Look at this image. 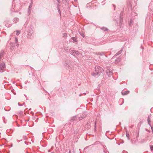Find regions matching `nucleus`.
<instances>
[{
    "label": "nucleus",
    "instance_id": "nucleus-1",
    "mask_svg": "<svg viewBox=\"0 0 153 153\" xmlns=\"http://www.w3.org/2000/svg\"><path fill=\"white\" fill-rule=\"evenodd\" d=\"M102 69L99 66L95 67V71L92 73V75L96 77H98L101 74L102 71Z\"/></svg>",
    "mask_w": 153,
    "mask_h": 153
},
{
    "label": "nucleus",
    "instance_id": "nucleus-2",
    "mask_svg": "<svg viewBox=\"0 0 153 153\" xmlns=\"http://www.w3.org/2000/svg\"><path fill=\"white\" fill-rule=\"evenodd\" d=\"M60 0H55V3L57 4V9L58 10L59 13L61 14V12L60 11V10L59 9V7L60 6Z\"/></svg>",
    "mask_w": 153,
    "mask_h": 153
},
{
    "label": "nucleus",
    "instance_id": "nucleus-3",
    "mask_svg": "<svg viewBox=\"0 0 153 153\" xmlns=\"http://www.w3.org/2000/svg\"><path fill=\"white\" fill-rule=\"evenodd\" d=\"M5 64L4 63H1L0 65V72H2L3 70L5 68Z\"/></svg>",
    "mask_w": 153,
    "mask_h": 153
},
{
    "label": "nucleus",
    "instance_id": "nucleus-4",
    "mask_svg": "<svg viewBox=\"0 0 153 153\" xmlns=\"http://www.w3.org/2000/svg\"><path fill=\"white\" fill-rule=\"evenodd\" d=\"M106 73L109 77H110L112 75V71L109 69H107L106 71Z\"/></svg>",
    "mask_w": 153,
    "mask_h": 153
},
{
    "label": "nucleus",
    "instance_id": "nucleus-5",
    "mask_svg": "<svg viewBox=\"0 0 153 153\" xmlns=\"http://www.w3.org/2000/svg\"><path fill=\"white\" fill-rule=\"evenodd\" d=\"M8 47H9L10 49L11 50L14 47V44L13 43H10L8 45Z\"/></svg>",
    "mask_w": 153,
    "mask_h": 153
},
{
    "label": "nucleus",
    "instance_id": "nucleus-6",
    "mask_svg": "<svg viewBox=\"0 0 153 153\" xmlns=\"http://www.w3.org/2000/svg\"><path fill=\"white\" fill-rule=\"evenodd\" d=\"M65 66H66L68 68V70H69V71L71 72L73 70V67H71L70 65H68V64H66V65H65Z\"/></svg>",
    "mask_w": 153,
    "mask_h": 153
},
{
    "label": "nucleus",
    "instance_id": "nucleus-7",
    "mask_svg": "<svg viewBox=\"0 0 153 153\" xmlns=\"http://www.w3.org/2000/svg\"><path fill=\"white\" fill-rule=\"evenodd\" d=\"M70 54L75 56V54H77L78 53V51H71L70 52Z\"/></svg>",
    "mask_w": 153,
    "mask_h": 153
},
{
    "label": "nucleus",
    "instance_id": "nucleus-8",
    "mask_svg": "<svg viewBox=\"0 0 153 153\" xmlns=\"http://www.w3.org/2000/svg\"><path fill=\"white\" fill-rule=\"evenodd\" d=\"M33 4V1L31 0V2L30 3V5L29 6V8H28V12L29 11H31V8L32 7V5Z\"/></svg>",
    "mask_w": 153,
    "mask_h": 153
},
{
    "label": "nucleus",
    "instance_id": "nucleus-9",
    "mask_svg": "<svg viewBox=\"0 0 153 153\" xmlns=\"http://www.w3.org/2000/svg\"><path fill=\"white\" fill-rule=\"evenodd\" d=\"M121 14H120V27H121L123 22V18L121 17Z\"/></svg>",
    "mask_w": 153,
    "mask_h": 153
},
{
    "label": "nucleus",
    "instance_id": "nucleus-10",
    "mask_svg": "<svg viewBox=\"0 0 153 153\" xmlns=\"http://www.w3.org/2000/svg\"><path fill=\"white\" fill-rule=\"evenodd\" d=\"M148 122V124L150 126H151V124H150V122H151V117L150 116H149L148 117V119H147Z\"/></svg>",
    "mask_w": 153,
    "mask_h": 153
},
{
    "label": "nucleus",
    "instance_id": "nucleus-11",
    "mask_svg": "<svg viewBox=\"0 0 153 153\" xmlns=\"http://www.w3.org/2000/svg\"><path fill=\"white\" fill-rule=\"evenodd\" d=\"M129 92V91H125L124 92L122 93V94L123 95H125L128 94Z\"/></svg>",
    "mask_w": 153,
    "mask_h": 153
},
{
    "label": "nucleus",
    "instance_id": "nucleus-12",
    "mask_svg": "<svg viewBox=\"0 0 153 153\" xmlns=\"http://www.w3.org/2000/svg\"><path fill=\"white\" fill-rule=\"evenodd\" d=\"M19 19L17 18H15L13 19V22L16 23L19 21Z\"/></svg>",
    "mask_w": 153,
    "mask_h": 153
},
{
    "label": "nucleus",
    "instance_id": "nucleus-13",
    "mask_svg": "<svg viewBox=\"0 0 153 153\" xmlns=\"http://www.w3.org/2000/svg\"><path fill=\"white\" fill-rule=\"evenodd\" d=\"M122 52V50H120V51H119L117 53H116V54L115 55V56H117V55H119Z\"/></svg>",
    "mask_w": 153,
    "mask_h": 153
},
{
    "label": "nucleus",
    "instance_id": "nucleus-14",
    "mask_svg": "<svg viewBox=\"0 0 153 153\" xmlns=\"http://www.w3.org/2000/svg\"><path fill=\"white\" fill-rule=\"evenodd\" d=\"M72 39L75 42H76L77 41V38L75 37H72Z\"/></svg>",
    "mask_w": 153,
    "mask_h": 153
},
{
    "label": "nucleus",
    "instance_id": "nucleus-15",
    "mask_svg": "<svg viewBox=\"0 0 153 153\" xmlns=\"http://www.w3.org/2000/svg\"><path fill=\"white\" fill-rule=\"evenodd\" d=\"M126 137H127L128 138V139L129 140V134L127 132L126 133Z\"/></svg>",
    "mask_w": 153,
    "mask_h": 153
},
{
    "label": "nucleus",
    "instance_id": "nucleus-16",
    "mask_svg": "<svg viewBox=\"0 0 153 153\" xmlns=\"http://www.w3.org/2000/svg\"><path fill=\"white\" fill-rule=\"evenodd\" d=\"M64 49L65 51H68V50H69L68 47H65L64 48Z\"/></svg>",
    "mask_w": 153,
    "mask_h": 153
},
{
    "label": "nucleus",
    "instance_id": "nucleus-17",
    "mask_svg": "<svg viewBox=\"0 0 153 153\" xmlns=\"http://www.w3.org/2000/svg\"><path fill=\"white\" fill-rule=\"evenodd\" d=\"M101 29L102 30L104 31H107L108 30V29L105 28V27H102V28Z\"/></svg>",
    "mask_w": 153,
    "mask_h": 153
},
{
    "label": "nucleus",
    "instance_id": "nucleus-18",
    "mask_svg": "<svg viewBox=\"0 0 153 153\" xmlns=\"http://www.w3.org/2000/svg\"><path fill=\"white\" fill-rule=\"evenodd\" d=\"M150 147L151 151H153V146L150 145Z\"/></svg>",
    "mask_w": 153,
    "mask_h": 153
},
{
    "label": "nucleus",
    "instance_id": "nucleus-19",
    "mask_svg": "<svg viewBox=\"0 0 153 153\" xmlns=\"http://www.w3.org/2000/svg\"><path fill=\"white\" fill-rule=\"evenodd\" d=\"M20 33V32L19 31H16V35H19Z\"/></svg>",
    "mask_w": 153,
    "mask_h": 153
},
{
    "label": "nucleus",
    "instance_id": "nucleus-20",
    "mask_svg": "<svg viewBox=\"0 0 153 153\" xmlns=\"http://www.w3.org/2000/svg\"><path fill=\"white\" fill-rule=\"evenodd\" d=\"M132 20L130 19L129 21V25H130L132 23Z\"/></svg>",
    "mask_w": 153,
    "mask_h": 153
},
{
    "label": "nucleus",
    "instance_id": "nucleus-21",
    "mask_svg": "<svg viewBox=\"0 0 153 153\" xmlns=\"http://www.w3.org/2000/svg\"><path fill=\"white\" fill-rule=\"evenodd\" d=\"M67 36V34L66 33H64L63 34V37H65Z\"/></svg>",
    "mask_w": 153,
    "mask_h": 153
},
{
    "label": "nucleus",
    "instance_id": "nucleus-22",
    "mask_svg": "<svg viewBox=\"0 0 153 153\" xmlns=\"http://www.w3.org/2000/svg\"><path fill=\"white\" fill-rule=\"evenodd\" d=\"M150 126L151 127V129L152 130V132H153V127H152L151 126Z\"/></svg>",
    "mask_w": 153,
    "mask_h": 153
},
{
    "label": "nucleus",
    "instance_id": "nucleus-23",
    "mask_svg": "<svg viewBox=\"0 0 153 153\" xmlns=\"http://www.w3.org/2000/svg\"><path fill=\"white\" fill-rule=\"evenodd\" d=\"M146 131H148V132H150V131L148 130H147V129H146Z\"/></svg>",
    "mask_w": 153,
    "mask_h": 153
},
{
    "label": "nucleus",
    "instance_id": "nucleus-24",
    "mask_svg": "<svg viewBox=\"0 0 153 153\" xmlns=\"http://www.w3.org/2000/svg\"><path fill=\"white\" fill-rule=\"evenodd\" d=\"M131 143H135V142H133V141H132V140H131Z\"/></svg>",
    "mask_w": 153,
    "mask_h": 153
},
{
    "label": "nucleus",
    "instance_id": "nucleus-25",
    "mask_svg": "<svg viewBox=\"0 0 153 153\" xmlns=\"http://www.w3.org/2000/svg\"><path fill=\"white\" fill-rule=\"evenodd\" d=\"M100 54L101 55H102L103 54V53L102 52V53H100Z\"/></svg>",
    "mask_w": 153,
    "mask_h": 153
},
{
    "label": "nucleus",
    "instance_id": "nucleus-26",
    "mask_svg": "<svg viewBox=\"0 0 153 153\" xmlns=\"http://www.w3.org/2000/svg\"><path fill=\"white\" fill-rule=\"evenodd\" d=\"M15 9H16V10H19V9H16V6H15Z\"/></svg>",
    "mask_w": 153,
    "mask_h": 153
},
{
    "label": "nucleus",
    "instance_id": "nucleus-27",
    "mask_svg": "<svg viewBox=\"0 0 153 153\" xmlns=\"http://www.w3.org/2000/svg\"><path fill=\"white\" fill-rule=\"evenodd\" d=\"M16 42H18V39H16Z\"/></svg>",
    "mask_w": 153,
    "mask_h": 153
},
{
    "label": "nucleus",
    "instance_id": "nucleus-28",
    "mask_svg": "<svg viewBox=\"0 0 153 153\" xmlns=\"http://www.w3.org/2000/svg\"><path fill=\"white\" fill-rule=\"evenodd\" d=\"M113 5L114 6V9L115 10V6L114 5V4H113Z\"/></svg>",
    "mask_w": 153,
    "mask_h": 153
},
{
    "label": "nucleus",
    "instance_id": "nucleus-29",
    "mask_svg": "<svg viewBox=\"0 0 153 153\" xmlns=\"http://www.w3.org/2000/svg\"><path fill=\"white\" fill-rule=\"evenodd\" d=\"M139 135V133H138L137 134V137H138Z\"/></svg>",
    "mask_w": 153,
    "mask_h": 153
},
{
    "label": "nucleus",
    "instance_id": "nucleus-30",
    "mask_svg": "<svg viewBox=\"0 0 153 153\" xmlns=\"http://www.w3.org/2000/svg\"><path fill=\"white\" fill-rule=\"evenodd\" d=\"M82 36H83V37H84V35L83 34L82 35Z\"/></svg>",
    "mask_w": 153,
    "mask_h": 153
},
{
    "label": "nucleus",
    "instance_id": "nucleus-31",
    "mask_svg": "<svg viewBox=\"0 0 153 153\" xmlns=\"http://www.w3.org/2000/svg\"><path fill=\"white\" fill-rule=\"evenodd\" d=\"M18 105H19V106H21V105H20V104H19V103H18Z\"/></svg>",
    "mask_w": 153,
    "mask_h": 153
},
{
    "label": "nucleus",
    "instance_id": "nucleus-32",
    "mask_svg": "<svg viewBox=\"0 0 153 153\" xmlns=\"http://www.w3.org/2000/svg\"><path fill=\"white\" fill-rule=\"evenodd\" d=\"M71 120H72L73 121L74 120H73V119H71Z\"/></svg>",
    "mask_w": 153,
    "mask_h": 153
},
{
    "label": "nucleus",
    "instance_id": "nucleus-33",
    "mask_svg": "<svg viewBox=\"0 0 153 153\" xmlns=\"http://www.w3.org/2000/svg\"><path fill=\"white\" fill-rule=\"evenodd\" d=\"M81 94H80L79 95V96H81Z\"/></svg>",
    "mask_w": 153,
    "mask_h": 153
},
{
    "label": "nucleus",
    "instance_id": "nucleus-34",
    "mask_svg": "<svg viewBox=\"0 0 153 153\" xmlns=\"http://www.w3.org/2000/svg\"><path fill=\"white\" fill-rule=\"evenodd\" d=\"M51 153H55L53 152H52Z\"/></svg>",
    "mask_w": 153,
    "mask_h": 153
},
{
    "label": "nucleus",
    "instance_id": "nucleus-35",
    "mask_svg": "<svg viewBox=\"0 0 153 153\" xmlns=\"http://www.w3.org/2000/svg\"><path fill=\"white\" fill-rule=\"evenodd\" d=\"M74 1H76V0H74Z\"/></svg>",
    "mask_w": 153,
    "mask_h": 153
}]
</instances>
